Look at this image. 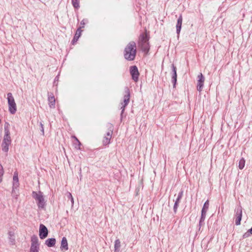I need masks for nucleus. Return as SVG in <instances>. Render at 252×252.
<instances>
[{"instance_id": "obj_1", "label": "nucleus", "mask_w": 252, "mask_h": 252, "mask_svg": "<svg viewBox=\"0 0 252 252\" xmlns=\"http://www.w3.org/2000/svg\"><path fill=\"white\" fill-rule=\"evenodd\" d=\"M136 53V43L133 41L130 42L125 48V58L128 61H133L135 58Z\"/></svg>"}, {"instance_id": "obj_2", "label": "nucleus", "mask_w": 252, "mask_h": 252, "mask_svg": "<svg viewBox=\"0 0 252 252\" xmlns=\"http://www.w3.org/2000/svg\"><path fill=\"white\" fill-rule=\"evenodd\" d=\"M148 40L149 38L147 32L143 33L140 35L138 45L141 50L146 53L148 52L150 49Z\"/></svg>"}, {"instance_id": "obj_3", "label": "nucleus", "mask_w": 252, "mask_h": 252, "mask_svg": "<svg viewBox=\"0 0 252 252\" xmlns=\"http://www.w3.org/2000/svg\"><path fill=\"white\" fill-rule=\"evenodd\" d=\"M32 197L35 200L37 205L39 208H43L45 205L43 193L41 191H33L32 193Z\"/></svg>"}, {"instance_id": "obj_4", "label": "nucleus", "mask_w": 252, "mask_h": 252, "mask_svg": "<svg viewBox=\"0 0 252 252\" xmlns=\"http://www.w3.org/2000/svg\"><path fill=\"white\" fill-rule=\"evenodd\" d=\"M7 95L8 110L11 114H14L17 111V106L15 99L11 93H8Z\"/></svg>"}, {"instance_id": "obj_5", "label": "nucleus", "mask_w": 252, "mask_h": 252, "mask_svg": "<svg viewBox=\"0 0 252 252\" xmlns=\"http://www.w3.org/2000/svg\"><path fill=\"white\" fill-rule=\"evenodd\" d=\"M125 94L124 97V101L121 103V109H122V114L125 111L126 106L128 104L130 99V92L128 88L126 87L125 89Z\"/></svg>"}, {"instance_id": "obj_6", "label": "nucleus", "mask_w": 252, "mask_h": 252, "mask_svg": "<svg viewBox=\"0 0 252 252\" xmlns=\"http://www.w3.org/2000/svg\"><path fill=\"white\" fill-rule=\"evenodd\" d=\"M109 130L107 132L106 135L104 137L103 140V144L104 145L109 144L110 142V139L112 137V134L113 133V126L112 125H108Z\"/></svg>"}, {"instance_id": "obj_7", "label": "nucleus", "mask_w": 252, "mask_h": 252, "mask_svg": "<svg viewBox=\"0 0 252 252\" xmlns=\"http://www.w3.org/2000/svg\"><path fill=\"white\" fill-rule=\"evenodd\" d=\"M48 231L47 227L43 224H41L39 226V235L41 239H45L48 235Z\"/></svg>"}, {"instance_id": "obj_8", "label": "nucleus", "mask_w": 252, "mask_h": 252, "mask_svg": "<svg viewBox=\"0 0 252 252\" xmlns=\"http://www.w3.org/2000/svg\"><path fill=\"white\" fill-rule=\"evenodd\" d=\"M197 77L198 79L197 80V89L200 92L202 90L204 86L205 78L201 73L198 75Z\"/></svg>"}, {"instance_id": "obj_9", "label": "nucleus", "mask_w": 252, "mask_h": 252, "mask_svg": "<svg viewBox=\"0 0 252 252\" xmlns=\"http://www.w3.org/2000/svg\"><path fill=\"white\" fill-rule=\"evenodd\" d=\"M242 216V208L238 207L237 208L235 214V224L239 225L241 224V220Z\"/></svg>"}, {"instance_id": "obj_10", "label": "nucleus", "mask_w": 252, "mask_h": 252, "mask_svg": "<svg viewBox=\"0 0 252 252\" xmlns=\"http://www.w3.org/2000/svg\"><path fill=\"white\" fill-rule=\"evenodd\" d=\"M130 71L133 80L135 82L137 81L139 75L137 67L132 66L130 67Z\"/></svg>"}, {"instance_id": "obj_11", "label": "nucleus", "mask_w": 252, "mask_h": 252, "mask_svg": "<svg viewBox=\"0 0 252 252\" xmlns=\"http://www.w3.org/2000/svg\"><path fill=\"white\" fill-rule=\"evenodd\" d=\"M31 248H39L38 239L36 235H33L31 237Z\"/></svg>"}, {"instance_id": "obj_12", "label": "nucleus", "mask_w": 252, "mask_h": 252, "mask_svg": "<svg viewBox=\"0 0 252 252\" xmlns=\"http://www.w3.org/2000/svg\"><path fill=\"white\" fill-rule=\"evenodd\" d=\"M183 18L182 15H180L177 20L176 24V32L177 33V37H179V34L181 30Z\"/></svg>"}, {"instance_id": "obj_13", "label": "nucleus", "mask_w": 252, "mask_h": 252, "mask_svg": "<svg viewBox=\"0 0 252 252\" xmlns=\"http://www.w3.org/2000/svg\"><path fill=\"white\" fill-rule=\"evenodd\" d=\"M183 194V191H181L179 193V194L178 195V197L175 201V204L174 205V208H173L174 211L175 213H176L177 212V208L179 206V203L180 201V200L181 199V198L182 197Z\"/></svg>"}, {"instance_id": "obj_14", "label": "nucleus", "mask_w": 252, "mask_h": 252, "mask_svg": "<svg viewBox=\"0 0 252 252\" xmlns=\"http://www.w3.org/2000/svg\"><path fill=\"white\" fill-rule=\"evenodd\" d=\"M172 67L173 71V74L172 75V82L173 84V87H175L177 82V76L176 72V67L173 64H172Z\"/></svg>"}, {"instance_id": "obj_15", "label": "nucleus", "mask_w": 252, "mask_h": 252, "mask_svg": "<svg viewBox=\"0 0 252 252\" xmlns=\"http://www.w3.org/2000/svg\"><path fill=\"white\" fill-rule=\"evenodd\" d=\"M61 249L62 250H64L65 251L67 250L68 249L67 241L66 238L64 237L62 238Z\"/></svg>"}, {"instance_id": "obj_16", "label": "nucleus", "mask_w": 252, "mask_h": 252, "mask_svg": "<svg viewBox=\"0 0 252 252\" xmlns=\"http://www.w3.org/2000/svg\"><path fill=\"white\" fill-rule=\"evenodd\" d=\"M82 30H80V28H78L76 32L75 33V34L74 36V38L72 41V42L73 44H74L75 42H76L79 39V37L80 36L81 34Z\"/></svg>"}, {"instance_id": "obj_17", "label": "nucleus", "mask_w": 252, "mask_h": 252, "mask_svg": "<svg viewBox=\"0 0 252 252\" xmlns=\"http://www.w3.org/2000/svg\"><path fill=\"white\" fill-rule=\"evenodd\" d=\"M8 239L11 244L14 245L15 244V233L13 231H9L8 233Z\"/></svg>"}, {"instance_id": "obj_18", "label": "nucleus", "mask_w": 252, "mask_h": 252, "mask_svg": "<svg viewBox=\"0 0 252 252\" xmlns=\"http://www.w3.org/2000/svg\"><path fill=\"white\" fill-rule=\"evenodd\" d=\"M121 247V245L120 240H116L114 244V252H120Z\"/></svg>"}, {"instance_id": "obj_19", "label": "nucleus", "mask_w": 252, "mask_h": 252, "mask_svg": "<svg viewBox=\"0 0 252 252\" xmlns=\"http://www.w3.org/2000/svg\"><path fill=\"white\" fill-rule=\"evenodd\" d=\"M56 243V240L55 238L48 239L45 241V244L49 247L54 246Z\"/></svg>"}, {"instance_id": "obj_20", "label": "nucleus", "mask_w": 252, "mask_h": 252, "mask_svg": "<svg viewBox=\"0 0 252 252\" xmlns=\"http://www.w3.org/2000/svg\"><path fill=\"white\" fill-rule=\"evenodd\" d=\"M206 211L204 210L201 211V216L199 221V226H201L204 225V221L205 220L206 215Z\"/></svg>"}, {"instance_id": "obj_21", "label": "nucleus", "mask_w": 252, "mask_h": 252, "mask_svg": "<svg viewBox=\"0 0 252 252\" xmlns=\"http://www.w3.org/2000/svg\"><path fill=\"white\" fill-rule=\"evenodd\" d=\"M13 187H14V189H17L19 187V182H18V178L17 174L15 173L13 176Z\"/></svg>"}, {"instance_id": "obj_22", "label": "nucleus", "mask_w": 252, "mask_h": 252, "mask_svg": "<svg viewBox=\"0 0 252 252\" xmlns=\"http://www.w3.org/2000/svg\"><path fill=\"white\" fill-rule=\"evenodd\" d=\"M49 104L50 107H54L55 105V99L54 96H49Z\"/></svg>"}, {"instance_id": "obj_23", "label": "nucleus", "mask_w": 252, "mask_h": 252, "mask_svg": "<svg viewBox=\"0 0 252 252\" xmlns=\"http://www.w3.org/2000/svg\"><path fill=\"white\" fill-rule=\"evenodd\" d=\"M9 124L6 122L4 124V136H10Z\"/></svg>"}, {"instance_id": "obj_24", "label": "nucleus", "mask_w": 252, "mask_h": 252, "mask_svg": "<svg viewBox=\"0 0 252 252\" xmlns=\"http://www.w3.org/2000/svg\"><path fill=\"white\" fill-rule=\"evenodd\" d=\"M72 137L75 140V142L74 143L75 148L77 149H79L80 148V146L81 145V143L75 136H73Z\"/></svg>"}, {"instance_id": "obj_25", "label": "nucleus", "mask_w": 252, "mask_h": 252, "mask_svg": "<svg viewBox=\"0 0 252 252\" xmlns=\"http://www.w3.org/2000/svg\"><path fill=\"white\" fill-rule=\"evenodd\" d=\"M245 160L244 158H242L240 159L239 162V168L240 169H243L245 166Z\"/></svg>"}, {"instance_id": "obj_26", "label": "nucleus", "mask_w": 252, "mask_h": 252, "mask_svg": "<svg viewBox=\"0 0 252 252\" xmlns=\"http://www.w3.org/2000/svg\"><path fill=\"white\" fill-rule=\"evenodd\" d=\"M9 145H10V144H9V143L2 142V150L5 152H7L8 151V146Z\"/></svg>"}, {"instance_id": "obj_27", "label": "nucleus", "mask_w": 252, "mask_h": 252, "mask_svg": "<svg viewBox=\"0 0 252 252\" xmlns=\"http://www.w3.org/2000/svg\"><path fill=\"white\" fill-rule=\"evenodd\" d=\"M71 1L72 5L75 8L78 9L80 7L79 0H71Z\"/></svg>"}, {"instance_id": "obj_28", "label": "nucleus", "mask_w": 252, "mask_h": 252, "mask_svg": "<svg viewBox=\"0 0 252 252\" xmlns=\"http://www.w3.org/2000/svg\"><path fill=\"white\" fill-rule=\"evenodd\" d=\"M209 201L208 200H207L204 205H203V208L202 209V210H204L205 211H206L207 212V210L208 209V208H209Z\"/></svg>"}, {"instance_id": "obj_29", "label": "nucleus", "mask_w": 252, "mask_h": 252, "mask_svg": "<svg viewBox=\"0 0 252 252\" xmlns=\"http://www.w3.org/2000/svg\"><path fill=\"white\" fill-rule=\"evenodd\" d=\"M3 142L5 143H7L10 144L11 143V138L10 136H4V139L3 140Z\"/></svg>"}, {"instance_id": "obj_30", "label": "nucleus", "mask_w": 252, "mask_h": 252, "mask_svg": "<svg viewBox=\"0 0 252 252\" xmlns=\"http://www.w3.org/2000/svg\"><path fill=\"white\" fill-rule=\"evenodd\" d=\"M16 189H14V187H13L12 194L13 197H15L16 198H17V197L19 195V194H18V192H17V191L16 190Z\"/></svg>"}, {"instance_id": "obj_31", "label": "nucleus", "mask_w": 252, "mask_h": 252, "mask_svg": "<svg viewBox=\"0 0 252 252\" xmlns=\"http://www.w3.org/2000/svg\"><path fill=\"white\" fill-rule=\"evenodd\" d=\"M3 174V167L0 164V183L2 181V177Z\"/></svg>"}, {"instance_id": "obj_32", "label": "nucleus", "mask_w": 252, "mask_h": 252, "mask_svg": "<svg viewBox=\"0 0 252 252\" xmlns=\"http://www.w3.org/2000/svg\"><path fill=\"white\" fill-rule=\"evenodd\" d=\"M67 197L71 200L72 206H73L74 204V199H73L71 193H70V192L67 193Z\"/></svg>"}, {"instance_id": "obj_33", "label": "nucleus", "mask_w": 252, "mask_h": 252, "mask_svg": "<svg viewBox=\"0 0 252 252\" xmlns=\"http://www.w3.org/2000/svg\"><path fill=\"white\" fill-rule=\"evenodd\" d=\"M39 248H30V252H39Z\"/></svg>"}, {"instance_id": "obj_34", "label": "nucleus", "mask_w": 252, "mask_h": 252, "mask_svg": "<svg viewBox=\"0 0 252 252\" xmlns=\"http://www.w3.org/2000/svg\"><path fill=\"white\" fill-rule=\"evenodd\" d=\"M251 235V233L249 232V231H248L247 232H246L245 233H244L243 234V238L244 239L248 238V237H250Z\"/></svg>"}, {"instance_id": "obj_35", "label": "nucleus", "mask_w": 252, "mask_h": 252, "mask_svg": "<svg viewBox=\"0 0 252 252\" xmlns=\"http://www.w3.org/2000/svg\"><path fill=\"white\" fill-rule=\"evenodd\" d=\"M86 20L83 19V20L81 22V23H80L81 27L79 28H80V29H81V28H84V25H85V22H86Z\"/></svg>"}, {"instance_id": "obj_36", "label": "nucleus", "mask_w": 252, "mask_h": 252, "mask_svg": "<svg viewBox=\"0 0 252 252\" xmlns=\"http://www.w3.org/2000/svg\"><path fill=\"white\" fill-rule=\"evenodd\" d=\"M40 125L41 126V131H42L43 135H44V128H43V125L41 123H40Z\"/></svg>"}, {"instance_id": "obj_37", "label": "nucleus", "mask_w": 252, "mask_h": 252, "mask_svg": "<svg viewBox=\"0 0 252 252\" xmlns=\"http://www.w3.org/2000/svg\"><path fill=\"white\" fill-rule=\"evenodd\" d=\"M248 231L251 233V234L252 235V227L251 229H249Z\"/></svg>"}]
</instances>
